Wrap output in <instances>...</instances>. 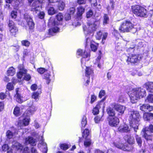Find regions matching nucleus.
I'll return each mask as SVG.
<instances>
[{
    "label": "nucleus",
    "mask_w": 153,
    "mask_h": 153,
    "mask_svg": "<svg viewBox=\"0 0 153 153\" xmlns=\"http://www.w3.org/2000/svg\"><path fill=\"white\" fill-rule=\"evenodd\" d=\"M105 97L102 100L98 102L97 104L96 105L95 107L93 108V113L94 114L96 115L99 112V110L100 108L104 107V101L105 100Z\"/></svg>",
    "instance_id": "f8f14e48"
},
{
    "label": "nucleus",
    "mask_w": 153,
    "mask_h": 153,
    "mask_svg": "<svg viewBox=\"0 0 153 153\" xmlns=\"http://www.w3.org/2000/svg\"><path fill=\"white\" fill-rule=\"evenodd\" d=\"M78 12L77 13V15L78 16V18L75 19V20H74L75 22L77 21V19H81V16H82V14L85 11V9L82 6H80L77 8Z\"/></svg>",
    "instance_id": "b1692460"
},
{
    "label": "nucleus",
    "mask_w": 153,
    "mask_h": 153,
    "mask_svg": "<svg viewBox=\"0 0 153 153\" xmlns=\"http://www.w3.org/2000/svg\"><path fill=\"white\" fill-rule=\"evenodd\" d=\"M58 22L54 18L52 17L50 18L48 24L49 27H51L49 30L50 35L53 36L55 33L57 32L59 28L56 26L58 25Z\"/></svg>",
    "instance_id": "7ed1b4c3"
},
{
    "label": "nucleus",
    "mask_w": 153,
    "mask_h": 153,
    "mask_svg": "<svg viewBox=\"0 0 153 153\" xmlns=\"http://www.w3.org/2000/svg\"><path fill=\"white\" fill-rule=\"evenodd\" d=\"M48 13L50 15H53L56 13V11L53 7H50L48 10Z\"/></svg>",
    "instance_id": "473e14b6"
},
{
    "label": "nucleus",
    "mask_w": 153,
    "mask_h": 153,
    "mask_svg": "<svg viewBox=\"0 0 153 153\" xmlns=\"http://www.w3.org/2000/svg\"><path fill=\"white\" fill-rule=\"evenodd\" d=\"M82 136L83 137H85L84 145L86 147L89 146L91 144V140L90 139L91 136L89 135V130L88 129H85L83 132Z\"/></svg>",
    "instance_id": "6e6552de"
},
{
    "label": "nucleus",
    "mask_w": 153,
    "mask_h": 153,
    "mask_svg": "<svg viewBox=\"0 0 153 153\" xmlns=\"http://www.w3.org/2000/svg\"><path fill=\"white\" fill-rule=\"evenodd\" d=\"M146 100L149 103H153V94L149 95L147 97Z\"/></svg>",
    "instance_id": "c9c22d12"
},
{
    "label": "nucleus",
    "mask_w": 153,
    "mask_h": 153,
    "mask_svg": "<svg viewBox=\"0 0 153 153\" xmlns=\"http://www.w3.org/2000/svg\"><path fill=\"white\" fill-rule=\"evenodd\" d=\"M145 85L149 92L153 93V82H150L146 83Z\"/></svg>",
    "instance_id": "a878e982"
},
{
    "label": "nucleus",
    "mask_w": 153,
    "mask_h": 153,
    "mask_svg": "<svg viewBox=\"0 0 153 153\" xmlns=\"http://www.w3.org/2000/svg\"><path fill=\"white\" fill-rule=\"evenodd\" d=\"M90 45L92 51H95L97 50V47L96 45L92 44H91Z\"/></svg>",
    "instance_id": "bf43d9fd"
},
{
    "label": "nucleus",
    "mask_w": 153,
    "mask_h": 153,
    "mask_svg": "<svg viewBox=\"0 0 153 153\" xmlns=\"http://www.w3.org/2000/svg\"><path fill=\"white\" fill-rule=\"evenodd\" d=\"M102 34V33L101 31L97 32L96 36V39L98 40L100 39L101 38Z\"/></svg>",
    "instance_id": "a19ab883"
},
{
    "label": "nucleus",
    "mask_w": 153,
    "mask_h": 153,
    "mask_svg": "<svg viewBox=\"0 0 153 153\" xmlns=\"http://www.w3.org/2000/svg\"><path fill=\"white\" fill-rule=\"evenodd\" d=\"M135 137L137 143L139 146L140 147L142 146V141L141 137L138 135L136 134L135 136Z\"/></svg>",
    "instance_id": "c756f323"
},
{
    "label": "nucleus",
    "mask_w": 153,
    "mask_h": 153,
    "mask_svg": "<svg viewBox=\"0 0 153 153\" xmlns=\"http://www.w3.org/2000/svg\"><path fill=\"white\" fill-rule=\"evenodd\" d=\"M107 112L108 114L110 116H114L115 115V111L113 108L109 107L107 109Z\"/></svg>",
    "instance_id": "c85d7f7f"
},
{
    "label": "nucleus",
    "mask_w": 153,
    "mask_h": 153,
    "mask_svg": "<svg viewBox=\"0 0 153 153\" xmlns=\"http://www.w3.org/2000/svg\"><path fill=\"white\" fill-rule=\"evenodd\" d=\"M93 13L92 10H90L87 13L86 16L88 18H90L93 15Z\"/></svg>",
    "instance_id": "680f3d73"
},
{
    "label": "nucleus",
    "mask_w": 153,
    "mask_h": 153,
    "mask_svg": "<svg viewBox=\"0 0 153 153\" xmlns=\"http://www.w3.org/2000/svg\"><path fill=\"white\" fill-rule=\"evenodd\" d=\"M39 15V17L40 19H42L44 18L45 16V13L43 12H40V11H39V13H37Z\"/></svg>",
    "instance_id": "603ef678"
},
{
    "label": "nucleus",
    "mask_w": 153,
    "mask_h": 153,
    "mask_svg": "<svg viewBox=\"0 0 153 153\" xmlns=\"http://www.w3.org/2000/svg\"><path fill=\"white\" fill-rule=\"evenodd\" d=\"M41 93V91L38 92H34L32 95V98L35 100L38 99L39 94Z\"/></svg>",
    "instance_id": "72a5a7b5"
},
{
    "label": "nucleus",
    "mask_w": 153,
    "mask_h": 153,
    "mask_svg": "<svg viewBox=\"0 0 153 153\" xmlns=\"http://www.w3.org/2000/svg\"><path fill=\"white\" fill-rule=\"evenodd\" d=\"M6 97V95L4 93H0V99L1 100H3Z\"/></svg>",
    "instance_id": "0e129e2a"
},
{
    "label": "nucleus",
    "mask_w": 153,
    "mask_h": 153,
    "mask_svg": "<svg viewBox=\"0 0 153 153\" xmlns=\"http://www.w3.org/2000/svg\"><path fill=\"white\" fill-rule=\"evenodd\" d=\"M31 11L35 13H39L41 8V3L38 0L35 1L31 5Z\"/></svg>",
    "instance_id": "1a4fd4ad"
},
{
    "label": "nucleus",
    "mask_w": 153,
    "mask_h": 153,
    "mask_svg": "<svg viewBox=\"0 0 153 153\" xmlns=\"http://www.w3.org/2000/svg\"><path fill=\"white\" fill-rule=\"evenodd\" d=\"M124 97L123 95L120 96L119 98L118 101L119 102H122L124 101Z\"/></svg>",
    "instance_id": "69168bd1"
},
{
    "label": "nucleus",
    "mask_w": 153,
    "mask_h": 153,
    "mask_svg": "<svg viewBox=\"0 0 153 153\" xmlns=\"http://www.w3.org/2000/svg\"><path fill=\"white\" fill-rule=\"evenodd\" d=\"M87 36H86V39L85 44V47L88 45H90L91 44V39H90L89 37H87Z\"/></svg>",
    "instance_id": "49530a36"
},
{
    "label": "nucleus",
    "mask_w": 153,
    "mask_h": 153,
    "mask_svg": "<svg viewBox=\"0 0 153 153\" xmlns=\"http://www.w3.org/2000/svg\"><path fill=\"white\" fill-rule=\"evenodd\" d=\"M71 18V15L68 13L66 14L65 15V19L66 21H68Z\"/></svg>",
    "instance_id": "774afa93"
},
{
    "label": "nucleus",
    "mask_w": 153,
    "mask_h": 153,
    "mask_svg": "<svg viewBox=\"0 0 153 153\" xmlns=\"http://www.w3.org/2000/svg\"><path fill=\"white\" fill-rule=\"evenodd\" d=\"M128 94L131 102L134 103L136 102L140 97L146 96V92L144 89L139 88L133 89L131 91L128 92Z\"/></svg>",
    "instance_id": "f03ea898"
},
{
    "label": "nucleus",
    "mask_w": 153,
    "mask_h": 153,
    "mask_svg": "<svg viewBox=\"0 0 153 153\" xmlns=\"http://www.w3.org/2000/svg\"><path fill=\"white\" fill-rule=\"evenodd\" d=\"M134 27L133 25L130 21H125L123 22L119 28L121 32H128Z\"/></svg>",
    "instance_id": "423d86ee"
},
{
    "label": "nucleus",
    "mask_w": 153,
    "mask_h": 153,
    "mask_svg": "<svg viewBox=\"0 0 153 153\" xmlns=\"http://www.w3.org/2000/svg\"><path fill=\"white\" fill-rule=\"evenodd\" d=\"M13 86L11 83H9L7 85V88L9 91L13 90Z\"/></svg>",
    "instance_id": "c03bdc74"
},
{
    "label": "nucleus",
    "mask_w": 153,
    "mask_h": 153,
    "mask_svg": "<svg viewBox=\"0 0 153 153\" xmlns=\"http://www.w3.org/2000/svg\"><path fill=\"white\" fill-rule=\"evenodd\" d=\"M18 89H16V94L15 95V97L16 100L19 103H21L22 102L23 100L21 99V96L20 94L18 93Z\"/></svg>",
    "instance_id": "bb28decb"
},
{
    "label": "nucleus",
    "mask_w": 153,
    "mask_h": 153,
    "mask_svg": "<svg viewBox=\"0 0 153 153\" xmlns=\"http://www.w3.org/2000/svg\"><path fill=\"white\" fill-rule=\"evenodd\" d=\"M8 146L7 144L4 145L2 147V150L4 151H6L8 149Z\"/></svg>",
    "instance_id": "13d9d810"
},
{
    "label": "nucleus",
    "mask_w": 153,
    "mask_h": 153,
    "mask_svg": "<svg viewBox=\"0 0 153 153\" xmlns=\"http://www.w3.org/2000/svg\"><path fill=\"white\" fill-rule=\"evenodd\" d=\"M147 104H143L140 107V109L143 111H147Z\"/></svg>",
    "instance_id": "de8ad7c7"
},
{
    "label": "nucleus",
    "mask_w": 153,
    "mask_h": 153,
    "mask_svg": "<svg viewBox=\"0 0 153 153\" xmlns=\"http://www.w3.org/2000/svg\"><path fill=\"white\" fill-rule=\"evenodd\" d=\"M128 115L130 127L136 132L138 129L139 123L140 118V114L137 111H129Z\"/></svg>",
    "instance_id": "f257e3e1"
},
{
    "label": "nucleus",
    "mask_w": 153,
    "mask_h": 153,
    "mask_svg": "<svg viewBox=\"0 0 153 153\" xmlns=\"http://www.w3.org/2000/svg\"><path fill=\"white\" fill-rule=\"evenodd\" d=\"M85 71V76L87 77H90V75L93 73V70L90 67H86Z\"/></svg>",
    "instance_id": "cd10ccee"
},
{
    "label": "nucleus",
    "mask_w": 153,
    "mask_h": 153,
    "mask_svg": "<svg viewBox=\"0 0 153 153\" xmlns=\"http://www.w3.org/2000/svg\"><path fill=\"white\" fill-rule=\"evenodd\" d=\"M131 128H129L128 126L126 124L121 125L118 128V131L121 133L129 132Z\"/></svg>",
    "instance_id": "6ab92c4d"
},
{
    "label": "nucleus",
    "mask_w": 153,
    "mask_h": 153,
    "mask_svg": "<svg viewBox=\"0 0 153 153\" xmlns=\"http://www.w3.org/2000/svg\"><path fill=\"white\" fill-rule=\"evenodd\" d=\"M45 79L47 80L46 83L48 84H49L50 81V79H49V76H50V72H47V74H45Z\"/></svg>",
    "instance_id": "e433bc0d"
},
{
    "label": "nucleus",
    "mask_w": 153,
    "mask_h": 153,
    "mask_svg": "<svg viewBox=\"0 0 153 153\" xmlns=\"http://www.w3.org/2000/svg\"><path fill=\"white\" fill-rule=\"evenodd\" d=\"M36 140L32 137H28L25 139V143L26 145L30 144L32 146H34L36 144Z\"/></svg>",
    "instance_id": "aec40b11"
},
{
    "label": "nucleus",
    "mask_w": 153,
    "mask_h": 153,
    "mask_svg": "<svg viewBox=\"0 0 153 153\" xmlns=\"http://www.w3.org/2000/svg\"><path fill=\"white\" fill-rule=\"evenodd\" d=\"M68 14L70 15H72L74 14L75 12V9L74 7H71L68 10Z\"/></svg>",
    "instance_id": "864d4df0"
},
{
    "label": "nucleus",
    "mask_w": 153,
    "mask_h": 153,
    "mask_svg": "<svg viewBox=\"0 0 153 153\" xmlns=\"http://www.w3.org/2000/svg\"><path fill=\"white\" fill-rule=\"evenodd\" d=\"M101 118L100 117L97 116L94 118V120L95 123H98L101 120Z\"/></svg>",
    "instance_id": "338daca9"
},
{
    "label": "nucleus",
    "mask_w": 153,
    "mask_h": 153,
    "mask_svg": "<svg viewBox=\"0 0 153 153\" xmlns=\"http://www.w3.org/2000/svg\"><path fill=\"white\" fill-rule=\"evenodd\" d=\"M46 70L43 68H40L37 69V71L39 73L42 74L45 72Z\"/></svg>",
    "instance_id": "5fc2aeb1"
},
{
    "label": "nucleus",
    "mask_w": 153,
    "mask_h": 153,
    "mask_svg": "<svg viewBox=\"0 0 153 153\" xmlns=\"http://www.w3.org/2000/svg\"><path fill=\"white\" fill-rule=\"evenodd\" d=\"M112 34L116 37H117L119 35V33L118 30L114 28V31L112 32Z\"/></svg>",
    "instance_id": "6e6d98bb"
},
{
    "label": "nucleus",
    "mask_w": 153,
    "mask_h": 153,
    "mask_svg": "<svg viewBox=\"0 0 153 153\" xmlns=\"http://www.w3.org/2000/svg\"><path fill=\"white\" fill-rule=\"evenodd\" d=\"M13 135V133L10 130H8L6 132V136L7 138L10 139L12 138Z\"/></svg>",
    "instance_id": "ea45409f"
},
{
    "label": "nucleus",
    "mask_w": 153,
    "mask_h": 153,
    "mask_svg": "<svg viewBox=\"0 0 153 153\" xmlns=\"http://www.w3.org/2000/svg\"><path fill=\"white\" fill-rule=\"evenodd\" d=\"M119 122V119L116 117H111L109 118V123L111 126H116L118 125Z\"/></svg>",
    "instance_id": "a211bd4d"
},
{
    "label": "nucleus",
    "mask_w": 153,
    "mask_h": 153,
    "mask_svg": "<svg viewBox=\"0 0 153 153\" xmlns=\"http://www.w3.org/2000/svg\"><path fill=\"white\" fill-rule=\"evenodd\" d=\"M132 10L133 13L137 16H144L146 15V10L138 5L132 6Z\"/></svg>",
    "instance_id": "39448f33"
},
{
    "label": "nucleus",
    "mask_w": 153,
    "mask_h": 153,
    "mask_svg": "<svg viewBox=\"0 0 153 153\" xmlns=\"http://www.w3.org/2000/svg\"><path fill=\"white\" fill-rule=\"evenodd\" d=\"M56 18L57 20L59 21L62 20L63 19V16L62 14L61 13H59L56 15Z\"/></svg>",
    "instance_id": "37998d69"
},
{
    "label": "nucleus",
    "mask_w": 153,
    "mask_h": 153,
    "mask_svg": "<svg viewBox=\"0 0 153 153\" xmlns=\"http://www.w3.org/2000/svg\"><path fill=\"white\" fill-rule=\"evenodd\" d=\"M15 73V70L14 68L12 67L9 68L7 71V73L8 75H13Z\"/></svg>",
    "instance_id": "7c9ffc66"
},
{
    "label": "nucleus",
    "mask_w": 153,
    "mask_h": 153,
    "mask_svg": "<svg viewBox=\"0 0 153 153\" xmlns=\"http://www.w3.org/2000/svg\"><path fill=\"white\" fill-rule=\"evenodd\" d=\"M28 55V50L27 49H25L23 52V58L27 56Z\"/></svg>",
    "instance_id": "e2e57ef3"
},
{
    "label": "nucleus",
    "mask_w": 153,
    "mask_h": 153,
    "mask_svg": "<svg viewBox=\"0 0 153 153\" xmlns=\"http://www.w3.org/2000/svg\"><path fill=\"white\" fill-rule=\"evenodd\" d=\"M144 134L143 137L147 140H152L151 132L153 133V125H150L149 126L146 127L142 130Z\"/></svg>",
    "instance_id": "0eeeda50"
},
{
    "label": "nucleus",
    "mask_w": 153,
    "mask_h": 153,
    "mask_svg": "<svg viewBox=\"0 0 153 153\" xmlns=\"http://www.w3.org/2000/svg\"><path fill=\"white\" fill-rule=\"evenodd\" d=\"M105 94V91L104 90H102L100 91L99 95V97L101 98L102 97L104 96Z\"/></svg>",
    "instance_id": "8fccbe9b"
},
{
    "label": "nucleus",
    "mask_w": 153,
    "mask_h": 153,
    "mask_svg": "<svg viewBox=\"0 0 153 153\" xmlns=\"http://www.w3.org/2000/svg\"><path fill=\"white\" fill-rule=\"evenodd\" d=\"M24 18L27 24L29 29H33L34 27V23L30 16L28 14H25L24 15Z\"/></svg>",
    "instance_id": "ddd939ff"
},
{
    "label": "nucleus",
    "mask_w": 153,
    "mask_h": 153,
    "mask_svg": "<svg viewBox=\"0 0 153 153\" xmlns=\"http://www.w3.org/2000/svg\"><path fill=\"white\" fill-rule=\"evenodd\" d=\"M97 97L94 95H92L91 96V103H92L96 100Z\"/></svg>",
    "instance_id": "052dcab7"
},
{
    "label": "nucleus",
    "mask_w": 153,
    "mask_h": 153,
    "mask_svg": "<svg viewBox=\"0 0 153 153\" xmlns=\"http://www.w3.org/2000/svg\"><path fill=\"white\" fill-rule=\"evenodd\" d=\"M13 113L15 116H19L20 114L19 108L17 106L14 109Z\"/></svg>",
    "instance_id": "2f4dec72"
},
{
    "label": "nucleus",
    "mask_w": 153,
    "mask_h": 153,
    "mask_svg": "<svg viewBox=\"0 0 153 153\" xmlns=\"http://www.w3.org/2000/svg\"><path fill=\"white\" fill-rule=\"evenodd\" d=\"M65 7V4L64 2H62L59 3L58 7L59 10H62Z\"/></svg>",
    "instance_id": "4c0bfd02"
},
{
    "label": "nucleus",
    "mask_w": 153,
    "mask_h": 153,
    "mask_svg": "<svg viewBox=\"0 0 153 153\" xmlns=\"http://www.w3.org/2000/svg\"><path fill=\"white\" fill-rule=\"evenodd\" d=\"M8 26L10 34L12 35H15L18 31V29L14 22L12 21L9 20Z\"/></svg>",
    "instance_id": "9d476101"
},
{
    "label": "nucleus",
    "mask_w": 153,
    "mask_h": 153,
    "mask_svg": "<svg viewBox=\"0 0 153 153\" xmlns=\"http://www.w3.org/2000/svg\"><path fill=\"white\" fill-rule=\"evenodd\" d=\"M120 139H118V140L115 141L113 143L114 146L117 148L126 151V149L124 146L123 144L119 142Z\"/></svg>",
    "instance_id": "412c9836"
},
{
    "label": "nucleus",
    "mask_w": 153,
    "mask_h": 153,
    "mask_svg": "<svg viewBox=\"0 0 153 153\" xmlns=\"http://www.w3.org/2000/svg\"><path fill=\"white\" fill-rule=\"evenodd\" d=\"M21 43L22 45L26 47L29 46L30 44V42L26 40L22 41L21 42Z\"/></svg>",
    "instance_id": "58836bf2"
},
{
    "label": "nucleus",
    "mask_w": 153,
    "mask_h": 153,
    "mask_svg": "<svg viewBox=\"0 0 153 153\" xmlns=\"http://www.w3.org/2000/svg\"><path fill=\"white\" fill-rule=\"evenodd\" d=\"M29 118H24L22 121H20L18 123V126H20V128H21L22 126L24 125L25 126L28 125L29 123Z\"/></svg>",
    "instance_id": "4be33fe9"
},
{
    "label": "nucleus",
    "mask_w": 153,
    "mask_h": 153,
    "mask_svg": "<svg viewBox=\"0 0 153 153\" xmlns=\"http://www.w3.org/2000/svg\"><path fill=\"white\" fill-rule=\"evenodd\" d=\"M87 124V119L85 116H84L82 120L81 124L82 126L85 127Z\"/></svg>",
    "instance_id": "f704fd0d"
},
{
    "label": "nucleus",
    "mask_w": 153,
    "mask_h": 153,
    "mask_svg": "<svg viewBox=\"0 0 153 153\" xmlns=\"http://www.w3.org/2000/svg\"><path fill=\"white\" fill-rule=\"evenodd\" d=\"M125 138L128 143L130 144H133L135 143L134 137L130 135H128L125 136Z\"/></svg>",
    "instance_id": "393cba45"
},
{
    "label": "nucleus",
    "mask_w": 153,
    "mask_h": 153,
    "mask_svg": "<svg viewBox=\"0 0 153 153\" xmlns=\"http://www.w3.org/2000/svg\"><path fill=\"white\" fill-rule=\"evenodd\" d=\"M37 108L35 105H32L31 106H29V108L25 113V115L26 116H29L32 115L37 110Z\"/></svg>",
    "instance_id": "f3484780"
},
{
    "label": "nucleus",
    "mask_w": 153,
    "mask_h": 153,
    "mask_svg": "<svg viewBox=\"0 0 153 153\" xmlns=\"http://www.w3.org/2000/svg\"><path fill=\"white\" fill-rule=\"evenodd\" d=\"M114 109L119 112V115H121L124 113L126 107L120 105L115 104L114 106Z\"/></svg>",
    "instance_id": "dca6fc26"
},
{
    "label": "nucleus",
    "mask_w": 153,
    "mask_h": 153,
    "mask_svg": "<svg viewBox=\"0 0 153 153\" xmlns=\"http://www.w3.org/2000/svg\"><path fill=\"white\" fill-rule=\"evenodd\" d=\"M143 118L144 120L150 121L153 119V114L146 113L143 114Z\"/></svg>",
    "instance_id": "5701e85b"
},
{
    "label": "nucleus",
    "mask_w": 153,
    "mask_h": 153,
    "mask_svg": "<svg viewBox=\"0 0 153 153\" xmlns=\"http://www.w3.org/2000/svg\"><path fill=\"white\" fill-rule=\"evenodd\" d=\"M18 68L19 71L17 73V76L19 79H21L23 75L26 73L27 70L24 68L22 64L19 65L18 66Z\"/></svg>",
    "instance_id": "2eb2a0df"
},
{
    "label": "nucleus",
    "mask_w": 153,
    "mask_h": 153,
    "mask_svg": "<svg viewBox=\"0 0 153 153\" xmlns=\"http://www.w3.org/2000/svg\"><path fill=\"white\" fill-rule=\"evenodd\" d=\"M100 23L98 21H95L94 22H88L87 23V26L83 27V30L85 34L92 33L95 31Z\"/></svg>",
    "instance_id": "20e7f679"
},
{
    "label": "nucleus",
    "mask_w": 153,
    "mask_h": 153,
    "mask_svg": "<svg viewBox=\"0 0 153 153\" xmlns=\"http://www.w3.org/2000/svg\"><path fill=\"white\" fill-rule=\"evenodd\" d=\"M17 12L14 11H13L11 13V16L12 18L15 19L17 16Z\"/></svg>",
    "instance_id": "4d7b16f0"
},
{
    "label": "nucleus",
    "mask_w": 153,
    "mask_h": 153,
    "mask_svg": "<svg viewBox=\"0 0 153 153\" xmlns=\"http://www.w3.org/2000/svg\"><path fill=\"white\" fill-rule=\"evenodd\" d=\"M140 58L138 55L132 54L128 57L127 62L132 63H136L138 62Z\"/></svg>",
    "instance_id": "4468645a"
},
{
    "label": "nucleus",
    "mask_w": 153,
    "mask_h": 153,
    "mask_svg": "<svg viewBox=\"0 0 153 153\" xmlns=\"http://www.w3.org/2000/svg\"><path fill=\"white\" fill-rule=\"evenodd\" d=\"M61 149L64 150H66L68 149V146L65 144H62L60 145Z\"/></svg>",
    "instance_id": "3c124183"
},
{
    "label": "nucleus",
    "mask_w": 153,
    "mask_h": 153,
    "mask_svg": "<svg viewBox=\"0 0 153 153\" xmlns=\"http://www.w3.org/2000/svg\"><path fill=\"white\" fill-rule=\"evenodd\" d=\"M24 76V77L23 78L25 80L27 81L29 80L31 78V76L30 75L27 74L26 73L25 74H24L23 76Z\"/></svg>",
    "instance_id": "a18cd8bd"
},
{
    "label": "nucleus",
    "mask_w": 153,
    "mask_h": 153,
    "mask_svg": "<svg viewBox=\"0 0 153 153\" xmlns=\"http://www.w3.org/2000/svg\"><path fill=\"white\" fill-rule=\"evenodd\" d=\"M108 33H105L103 34V36L102 38V44H104L105 43V40L107 38Z\"/></svg>",
    "instance_id": "09e8293b"
},
{
    "label": "nucleus",
    "mask_w": 153,
    "mask_h": 153,
    "mask_svg": "<svg viewBox=\"0 0 153 153\" xmlns=\"http://www.w3.org/2000/svg\"><path fill=\"white\" fill-rule=\"evenodd\" d=\"M109 19L108 16L105 14L104 16L103 23L104 24H106L109 21Z\"/></svg>",
    "instance_id": "79ce46f5"
},
{
    "label": "nucleus",
    "mask_w": 153,
    "mask_h": 153,
    "mask_svg": "<svg viewBox=\"0 0 153 153\" xmlns=\"http://www.w3.org/2000/svg\"><path fill=\"white\" fill-rule=\"evenodd\" d=\"M77 54L78 55L81 56L83 58L81 60V65L82 68H83L85 66V58L88 57L89 54L87 53V52L84 51L83 52L82 50L79 49L78 50L77 52Z\"/></svg>",
    "instance_id": "9b49d317"
}]
</instances>
